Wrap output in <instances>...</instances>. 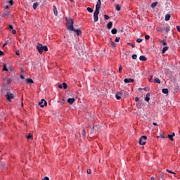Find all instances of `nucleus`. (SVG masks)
Here are the masks:
<instances>
[{
  "label": "nucleus",
  "instance_id": "nucleus-1",
  "mask_svg": "<svg viewBox=\"0 0 180 180\" xmlns=\"http://www.w3.org/2000/svg\"><path fill=\"white\" fill-rule=\"evenodd\" d=\"M66 25L68 30H74V21L71 18H66Z\"/></svg>",
  "mask_w": 180,
  "mask_h": 180
},
{
  "label": "nucleus",
  "instance_id": "nucleus-2",
  "mask_svg": "<svg viewBox=\"0 0 180 180\" xmlns=\"http://www.w3.org/2000/svg\"><path fill=\"white\" fill-rule=\"evenodd\" d=\"M6 98L8 102H11L12 99L15 98V95L11 93V91H8L7 94H6Z\"/></svg>",
  "mask_w": 180,
  "mask_h": 180
},
{
  "label": "nucleus",
  "instance_id": "nucleus-3",
  "mask_svg": "<svg viewBox=\"0 0 180 180\" xmlns=\"http://www.w3.org/2000/svg\"><path fill=\"white\" fill-rule=\"evenodd\" d=\"M146 140H147V136H142L139 139V144H140V146H144L146 144Z\"/></svg>",
  "mask_w": 180,
  "mask_h": 180
},
{
  "label": "nucleus",
  "instance_id": "nucleus-4",
  "mask_svg": "<svg viewBox=\"0 0 180 180\" xmlns=\"http://www.w3.org/2000/svg\"><path fill=\"white\" fill-rule=\"evenodd\" d=\"M98 15H99V10H95L94 13V22H98V20H99V17H98Z\"/></svg>",
  "mask_w": 180,
  "mask_h": 180
},
{
  "label": "nucleus",
  "instance_id": "nucleus-5",
  "mask_svg": "<svg viewBox=\"0 0 180 180\" xmlns=\"http://www.w3.org/2000/svg\"><path fill=\"white\" fill-rule=\"evenodd\" d=\"M37 50H38L39 54H43V45L40 43L37 44Z\"/></svg>",
  "mask_w": 180,
  "mask_h": 180
},
{
  "label": "nucleus",
  "instance_id": "nucleus-6",
  "mask_svg": "<svg viewBox=\"0 0 180 180\" xmlns=\"http://www.w3.org/2000/svg\"><path fill=\"white\" fill-rule=\"evenodd\" d=\"M39 106L41 108H44V106H47V101L44 99H42L39 103Z\"/></svg>",
  "mask_w": 180,
  "mask_h": 180
},
{
  "label": "nucleus",
  "instance_id": "nucleus-7",
  "mask_svg": "<svg viewBox=\"0 0 180 180\" xmlns=\"http://www.w3.org/2000/svg\"><path fill=\"white\" fill-rule=\"evenodd\" d=\"M70 30L71 32H75V33H76L77 34V36H79V34H82V32H81V30H79V29H75V28H74V27H73V30Z\"/></svg>",
  "mask_w": 180,
  "mask_h": 180
},
{
  "label": "nucleus",
  "instance_id": "nucleus-8",
  "mask_svg": "<svg viewBox=\"0 0 180 180\" xmlns=\"http://www.w3.org/2000/svg\"><path fill=\"white\" fill-rule=\"evenodd\" d=\"M101 5L102 3L101 2V0H98L96 5V11H100Z\"/></svg>",
  "mask_w": 180,
  "mask_h": 180
},
{
  "label": "nucleus",
  "instance_id": "nucleus-9",
  "mask_svg": "<svg viewBox=\"0 0 180 180\" xmlns=\"http://www.w3.org/2000/svg\"><path fill=\"white\" fill-rule=\"evenodd\" d=\"M124 82L125 83V84H129V83H133V82H134V79H131V78H129V79H124Z\"/></svg>",
  "mask_w": 180,
  "mask_h": 180
},
{
  "label": "nucleus",
  "instance_id": "nucleus-10",
  "mask_svg": "<svg viewBox=\"0 0 180 180\" xmlns=\"http://www.w3.org/2000/svg\"><path fill=\"white\" fill-rule=\"evenodd\" d=\"M122 94H123L122 92H118V93L116 94L115 98H116V99H117V101L122 99V97H121V96H122Z\"/></svg>",
  "mask_w": 180,
  "mask_h": 180
},
{
  "label": "nucleus",
  "instance_id": "nucleus-11",
  "mask_svg": "<svg viewBox=\"0 0 180 180\" xmlns=\"http://www.w3.org/2000/svg\"><path fill=\"white\" fill-rule=\"evenodd\" d=\"M68 102L70 103V105H72L75 102V98H69L68 99Z\"/></svg>",
  "mask_w": 180,
  "mask_h": 180
},
{
  "label": "nucleus",
  "instance_id": "nucleus-12",
  "mask_svg": "<svg viewBox=\"0 0 180 180\" xmlns=\"http://www.w3.org/2000/svg\"><path fill=\"white\" fill-rule=\"evenodd\" d=\"M25 81H26L27 84H33L34 83L33 79H32L30 78L25 79Z\"/></svg>",
  "mask_w": 180,
  "mask_h": 180
},
{
  "label": "nucleus",
  "instance_id": "nucleus-13",
  "mask_svg": "<svg viewBox=\"0 0 180 180\" xmlns=\"http://www.w3.org/2000/svg\"><path fill=\"white\" fill-rule=\"evenodd\" d=\"M53 13L55 16H57L58 15V12L57 11V7H56V6H53Z\"/></svg>",
  "mask_w": 180,
  "mask_h": 180
},
{
  "label": "nucleus",
  "instance_id": "nucleus-14",
  "mask_svg": "<svg viewBox=\"0 0 180 180\" xmlns=\"http://www.w3.org/2000/svg\"><path fill=\"white\" fill-rule=\"evenodd\" d=\"M154 84H161V81L160 80V79H158V77H155Z\"/></svg>",
  "mask_w": 180,
  "mask_h": 180
},
{
  "label": "nucleus",
  "instance_id": "nucleus-15",
  "mask_svg": "<svg viewBox=\"0 0 180 180\" xmlns=\"http://www.w3.org/2000/svg\"><path fill=\"white\" fill-rule=\"evenodd\" d=\"M139 60H140L141 61H147V58H146V56H141L139 57Z\"/></svg>",
  "mask_w": 180,
  "mask_h": 180
},
{
  "label": "nucleus",
  "instance_id": "nucleus-16",
  "mask_svg": "<svg viewBox=\"0 0 180 180\" xmlns=\"http://www.w3.org/2000/svg\"><path fill=\"white\" fill-rule=\"evenodd\" d=\"M168 49H169V47H168V46L163 47V49L162 50V54H165V51H168Z\"/></svg>",
  "mask_w": 180,
  "mask_h": 180
},
{
  "label": "nucleus",
  "instance_id": "nucleus-17",
  "mask_svg": "<svg viewBox=\"0 0 180 180\" xmlns=\"http://www.w3.org/2000/svg\"><path fill=\"white\" fill-rule=\"evenodd\" d=\"M170 19H171V15L167 14L165 15V20H166V22H168V20H169Z\"/></svg>",
  "mask_w": 180,
  "mask_h": 180
},
{
  "label": "nucleus",
  "instance_id": "nucleus-18",
  "mask_svg": "<svg viewBox=\"0 0 180 180\" xmlns=\"http://www.w3.org/2000/svg\"><path fill=\"white\" fill-rule=\"evenodd\" d=\"M145 101H146V102H150V93H148V94H146V98H145Z\"/></svg>",
  "mask_w": 180,
  "mask_h": 180
},
{
  "label": "nucleus",
  "instance_id": "nucleus-19",
  "mask_svg": "<svg viewBox=\"0 0 180 180\" xmlns=\"http://www.w3.org/2000/svg\"><path fill=\"white\" fill-rule=\"evenodd\" d=\"M37 6H39V3L38 2H35L32 5L33 9H34V10L37 9Z\"/></svg>",
  "mask_w": 180,
  "mask_h": 180
},
{
  "label": "nucleus",
  "instance_id": "nucleus-20",
  "mask_svg": "<svg viewBox=\"0 0 180 180\" xmlns=\"http://www.w3.org/2000/svg\"><path fill=\"white\" fill-rule=\"evenodd\" d=\"M0 168L1 169H4V168H5V162H0Z\"/></svg>",
  "mask_w": 180,
  "mask_h": 180
},
{
  "label": "nucleus",
  "instance_id": "nucleus-21",
  "mask_svg": "<svg viewBox=\"0 0 180 180\" xmlns=\"http://www.w3.org/2000/svg\"><path fill=\"white\" fill-rule=\"evenodd\" d=\"M112 26H113V22H109L108 24H107V27L108 29H110L112 27Z\"/></svg>",
  "mask_w": 180,
  "mask_h": 180
},
{
  "label": "nucleus",
  "instance_id": "nucleus-22",
  "mask_svg": "<svg viewBox=\"0 0 180 180\" xmlns=\"http://www.w3.org/2000/svg\"><path fill=\"white\" fill-rule=\"evenodd\" d=\"M111 33H112V34H116V33H117V30L116 28H113L111 30Z\"/></svg>",
  "mask_w": 180,
  "mask_h": 180
},
{
  "label": "nucleus",
  "instance_id": "nucleus-23",
  "mask_svg": "<svg viewBox=\"0 0 180 180\" xmlns=\"http://www.w3.org/2000/svg\"><path fill=\"white\" fill-rule=\"evenodd\" d=\"M158 5V2H154L151 4V8H155Z\"/></svg>",
  "mask_w": 180,
  "mask_h": 180
},
{
  "label": "nucleus",
  "instance_id": "nucleus-24",
  "mask_svg": "<svg viewBox=\"0 0 180 180\" xmlns=\"http://www.w3.org/2000/svg\"><path fill=\"white\" fill-rule=\"evenodd\" d=\"M115 9L116 11H119L122 9V7L120 6V5L117 4L116 6H115Z\"/></svg>",
  "mask_w": 180,
  "mask_h": 180
},
{
  "label": "nucleus",
  "instance_id": "nucleus-25",
  "mask_svg": "<svg viewBox=\"0 0 180 180\" xmlns=\"http://www.w3.org/2000/svg\"><path fill=\"white\" fill-rule=\"evenodd\" d=\"M62 85L63 89H67V88H68V85L67 84V83H63Z\"/></svg>",
  "mask_w": 180,
  "mask_h": 180
},
{
  "label": "nucleus",
  "instance_id": "nucleus-26",
  "mask_svg": "<svg viewBox=\"0 0 180 180\" xmlns=\"http://www.w3.org/2000/svg\"><path fill=\"white\" fill-rule=\"evenodd\" d=\"M44 50V51H49V48L47 47V46H42V51Z\"/></svg>",
  "mask_w": 180,
  "mask_h": 180
},
{
  "label": "nucleus",
  "instance_id": "nucleus-27",
  "mask_svg": "<svg viewBox=\"0 0 180 180\" xmlns=\"http://www.w3.org/2000/svg\"><path fill=\"white\" fill-rule=\"evenodd\" d=\"M86 11H88L90 13H92V12H94V9H92L91 7H88L86 8Z\"/></svg>",
  "mask_w": 180,
  "mask_h": 180
},
{
  "label": "nucleus",
  "instance_id": "nucleus-28",
  "mask_svg": "<svg viewBox=\"0 0 180 180\" xmlns=\"http://www.w3.org/2000/svg\"><path fill=\"white\" fill-rule=\"evenodd\" d=\"M164 173H160V174H159V178L160 179H164Z\"/></svg>",
  "mask_w": 180,
  "mask_h": 180
},
{
  "label": "nucleus",
  "instance_id": "nucleus-29",
  "mask_svg": "<svg viewBox=\"0 0 180 180\" xmlns=\"http://www.w3.org/2000/svg\"><path fill=\"white\" fill-rule=\"evenodd\" d=\"M168 139H169L171 141H174V136H172L171 134L168 135Z\"/></svg>",
  "mask_w": 180,
  "mask_h": 180
},
{
  "label": "nucleus",
  "instance_id": "nucleus-30",
  "mask_svg": "<svg viewBox=\"0 0 180 180\" xmlns=\"http://www.w3.org/2000/svg\"><path fill=\"white\" fill-rule=\"evenodd\" d=\"M162 92L163 94H168V89H162Z\"/></svg>",
  "mask_w": 180,
  "mask_h": 180
},
{
  "label": "nucleus",
  "instance_id": "nucleus-31",
  "mask_svg": "<svg viewBox=\"0 0 180 180\" xmlns=\"http://www.w3.org/2000/svg\"><path fill=\"white\" fill-rule=\"evenodd\" d=\"M9 15V11H5L4 13H3V16L5 17V16H8Z\"/></svg>",
  "mask_w": 180,
  "mask_h": 180
},
{
  "label": "nucleus",
  "instance_id": "nucleus-32",
  "mask_svg": "<svg viewBox=\"0 0 180 180\" xmlns=\"http://www.w3.org/2000/svg\"><path fill=\"white\" fill-rule=\"evenodd\" d=\"M161 43H162V46H167V41H165V39L162 40Z\"/></svg>",
  "mask_w": 180,
  "mask_h": 180
},
{
  "label": "nucleus",
  "instance_id": "nucleus-33",
  "mask_svg": "<svg viewBox=\"0 0 180 180\" xmlns=\"http://www.w3.org/2000/svg\"><path fill=\"white\" fill-rule=\"evenodd\" d=\"M120 41V37H117L115 38V41L116 43H119Z\"/></svg>",
  "mask_w": 180,
  "mask_h": 180
},
{
  "label": "nucleus",
  "instance_id": "nucleus-34",
  "mask_svg": "<svg viewBox=\"0 0 180 180\" xmlns=\"http://www.w3.org/2000/svg\"><path fill=\"white\" fill-rule=\"evenodd\" d=\"M3 71H8V68H6V64H4Z\"/></svg>",
  "mask_w": 180,
  "mask_h": 180
},
{
  "label": "nucleus",
  "instance_id": "nucleus-35",
  "mask_svg": "<svg viewBox=\"0 0 180 180\" xmlns=\"http://www.w3.org/2000/svg\"><path fill=\"white\" fill-rule=\"evenodd\" d=\"M82 134L83 137H85V136L86 135V133L85 132V129H83L82 131Z\"/></svg>",
  "mask_w": 180,
  "mask_h": 180
},
{
  "label": "nucleus",
  "instance_id": "nucleus-36",
  "mask_svg": "<svg viewBox=\"0 0 180 180\" xmlns=\"http://www.w3.org/2000/svg\"><path fill=\"white\" fill-rule=\"evenodd\" d=\"M127 46H131V47H132V49H134V47H136V46H134V44H131V43H127Z\"/></svg>",
  "mask_w": 180,
  "mask_h": 180
},
{
  "label": "nucleus",
  "instance_id": "nucleus-37",
  "mask_svg": "<svg viewBox=\"0 0 180 180\" xmlns=\"http://www.w3.org/2000/svg\"><path fill=\"white\" fill-rule=\"evenodd\" d=\"M131 58L133 60H137V56L136 54L132 55Z\"/></svg>",
  "mask_w": 180,
  "mask_h": 180
},
{
  "label": "nucleus",
  "instance_id": "nucleus-38",
  "mask_svg": "<svg viewBox=\"0 0 180 180\" xmlns=\"http://www.w3.org/2000/svg\"><path fill=\"white\" fill-rule=\"evenodd\" d=\"M166 171H167V172H169V174H174L175 175V172H174L168 169H167Z\"/></svg>",
  "mask_w": 180,
  "mask_h": 180
},
{
  "label": "nucleus",
  "instance_id": "nucleus-39",
  "mask_svg": "<svg viewBox=\"0 0 180 180\" xmlns=\"http://www.w3.org/2000/svg\"><path fill=\"white\" fill-rule=\"evenodd\" d=\"M141 41H143V39L139 38L136 39V43H141Z\"/></svg>",
  "mask_w": 180,
  "mask_h": 180
},
{
  "label": "nucleus",
  "instance_id": "nucleus-40",
  "mask_svg": "<svg viewBox=\"0 0 180 180\" xmlns=\"http://www.w3.org/2000/svg\"><path fill=\"white\" fill-rule=\"evenodd\" d=\"M27 139L29 140L30 139H33V136H32V134H29L27 136Z\"/></svg>",
  "mask_w": 180,
  "mask_h": 180
},
{
  "label": "nucleus",
  "instance_id": "nucleus-41",
  "mask_svg": "<svg viewBox=\"0 0 180 180\" xmlns=\"http://www.w3.org/2000/svg\"><path fill=\"white\" fill-rule=\"evenodd\" d=\"M110 44H111V46H112V47H116V44H115V42L111 41V42H110Z\"/></svg>",
  "mask_w": 180,
  "mask_h": 180
},
{
  "label": "nucleus",
  "instance_id": "nucleus-42",
  "mask_svg": "<svg viewBox=\"0 0 180 180\" xmlns=\"http://www.w3.org/2000/svg\"><path fill=\"white\" fill-rule=\"evenodd\" d=\"M145 39L146 40H150V35H146Z\"/></svg>",
  "mask_w": 180,
  "mask_h": 180
},
{
  "label": "nucleus",
  "instance_id": "nucleus-43",
  "mask_svg": "<svg viewBox=\"0 0 180 180\" xmlns=\"http://www.w3.org/2000/svg\"><path fill=\"white\" fill-rule=\"evenodd\" d=\"M104 18L105 19V20H108V19H109V15H104Z\"/></svg>",
  "mask_w": 180,
  "mask_h": 180
},
{
  "label": "nucleus",
  "instance_id": "nucleus-44",
  "mask_svg": "<svg viewBox=\"0 0 180 180\" xmlns=\"http://www.w3.org/2000/svg\"><path fill=\"white\" fill-rule=\"evenodd\" d=\"M165 30H166V32H169V30H170L169 26L166 27Z\"/></svg>",
  "mask_w": 180,
  "mask_h": 180
},
{
  "label": "nucleus",
  "instance_id": "nucleus-45",
  "mask_svg": "<svg viewBox=\"0 0 180 180\" xmlns=\"http://www.w3.org/2000/svg\"><path fill=\"white\" fill-rule=\"evenodd\" d=\"M86 173L87 174H91L92 171L90 169H88L87 171H86Z\"/></svg>",
  "mask_w": 180,
  "mask_h": 180
},
{
  "label": "nucleus",
  "instance_id": "nucleus-46",
  "mask_svg": "<svg viewBox=\"0 0 180 180\" xmlns=\"http://www.w3.org/2000/svg\"><path fill=\"white\" fill-rule=\"evenodd\" d=\"M122 70H123V68L122 66L119 67V72L121 73L122 72Z\"/></svg>",
  "mask_w": 180,
  "mask_h": 180
},
{
  "label": "nucleus",
  "instance_id": "nucleus-47",
  "mask_svg": "<svg viewBox=\"0 0 180 180\" xmlns=\"http://www.w3.org/2000/svg\"><path fill=\"white\" fill-rule=\"evenodd\" d=\"M9 4L12 6V5H13V0H10Z\"/></svg>",
  "mask_w": 180,
  "mask_h": 180
},
{
  "label": "nucleus",
  "instance_id": "nucleus-48",
  "mask_svg": "<svg viewBox=\"0 0 180 180\" xmlns=\"http://www.w3.org/2000/svg\"><path fill=\"white\" fill-rule=\"evenodd\" d=\"M140 101V98L139 97L135 98V102H139Z\"/></svg>",
  "mask_w": 180,
  "mask_h": 180
},
{
  "label": "nucleus",
  "instance_id": "nucleus-49",
  "mask_svg": "<svg viewBox=\"0 0 180 180\" xmlns=\"http://www.w3.org/2000/svg\"><path fill=\"white\" fill-rule=\"evenodd\" d=\"M176 27L178 32H179V33H180V26L177 25Z\"/></svg>",
  "mask_w": 180,
  "mask_h": 180
},
{
  "label": "nucleus",
  "instance_id": "nucleus-50",
  "mask_svg": "<svg viewBox=\"0 0 180 180\" xmlns=\"http://www.w3.org/2000/svg\"><path fill=\"white\" fill-rule=\"evenodd\" d=\"M13 34H16V30H12Z\"/></svg>",
  "mask_w": 180,
  "mask_h": 180
},
{
  "label": "nucleus",
  "instance_id": "nucleus-51",
  "mask_svg": "<svg viewBox=\"0 0 180 180\" xmlns=\"http://www.w3.org/2000/svg\"><path fill=\"white\" fill-rule=\"evenodd\" d=\"M8 29H11L13 30V26L12 25H10L8 26Z\"/></svg>",
  "mask_w": 180,
  "mask_h": 180
},
{
  "label": "nucleus",
  "instance_id": "nucleus-52",
  "mask_svg": "<svg viewBox=\"0 0 180 180\" xmlns=\"http://www.w3.org/2000/svg\"><path fill=\"white\" fill-rule=\"evenodd\" d=\"M20 78H21V79H25V76H23V75H20Z\"/></svg>",
  "mask_w": 180,
  "mask_h": 180
},
{
  "label": "nucleus",
  "instance_id": "nucleus-53",
  "mask_svg": "<svg viewBox=\"0 0 180 180\" xmlns=\"http://www.w3.org/2000/svg\"><path fill=\"white\" fill-rule=\"evenodd\" d=\"M1 56H4V51H2L0 50V57H1Z\"/></svg>",
  "mask_w": 180,
  "mask_h": 180
},
{
  "label": "nucleus",
  "instance_id": "nucleus-54",
  "mask_svg": "<svg viewBox=\"0 0 180 180\" xmlns=\"http://www.w3.org/2000/svg\"><path fill=\"white\" fill-rule=\"evenodd\" d=\"M58 88H60V89H63V84H59Z\"/></svg>",
  "mask_w": 180,
  "mask_h": 180
},
{
  "label": "nucleus",
  "instance_id": "nucleus-55",
  "mask_svg": "<svg viewBox=\"0 0 180 180\" xmlns=\"http://www.w3.org/2000/svg\"><path fill=\"white\" fill-rule=\"evenodd\" d=\"M15 54H16V56H20V53H19V51H17L15 52Z\"/></svg>",
  "mask_w": 180,
  "mask_h": 180
},
{
  "label": "nucleus",
  "instance_id": "nucleus-56",
  "mask_svg": "<svg viewBox=\"0 0 180 180\" xmlns=\"http://www.w3.org/2000/svg\"><path fill=\"white\" fill-rule=\"evenodd\" d=\"M4 116V112H0V119Z\"/></svg>",
  "mask_w": 180,
  "mask_h": 180
},
{
  "label": "nucleus",
  "instance_id": "nucleus-57",
  "mask_svg": "<svg viewBox=\"0 0 180 180\" xmlns=\"http://www.w3.org/2000/svg\"><path fill=\"white\" fill-rule=\"evenodd\" d=\"M151 79H153V76H151L150 78H149L150 82H152Z\"/></svg>",
  "mask_w": 180,
  "mask_h": 180
},
{
  "label": "nucleus",
  "instance_id": "nucleus-58",
  "mask_svg": "<svg viewBox=\"0 0 180 180\" xmlns=\"http://www.w3.org/2000/svg\"><path fill=\"white\" fill-rule=\"evenodd\" d=\"M153 126H158V124H156V122H153Z\"/></svg>",
  "mask_w": 180,
  "mask_h": 180
},
{
  "label": "nucleus",
  "instance_id": "nucleus-59",
  "mask_svg": "<svg viewBox=\"0 0 180 180\" xmlns=\"http://www.w3.org/2000/svg\"><path fill=\"white\" fill-rule=\"evenodd\" d=\"M171 136H172V137H174V136H175V132H173Z\"/></svg>",
  "mask_w": 180,
  "mask_h": 180
},
{
  "label": "nucleus",
  "instance_id": "nucleus-60",
  "mask_svg": "<svg viewBox=\"0 0 180 180\" xmlns=\"http://www.w3.org/2000/svg\"><path fill=\"white\" fill-rule=\"evenodd\" d=\"M150 180H155V178L151 177V178H150Z\"/></svg>",
  "mask_w": 180,
  "mask_h": 180
},
{
  "label": "nucleus",
  "instance_id": "nucleus-61",
  "mask_svg": "<svg viewBox=\"0 0 180 180\" xmlns=\"http://www.w3.org/2000/svg\"><path fill=\"white\" fill-rule=\"evenodd\" d=\"M161 139H165V136H161Z\"/></svg>",
  "mask_w": 180,
  "mask_h": 180
},
{
  "label": "nucleus",
  "instance_id": "nucleus-62",
  "mask_svg": "<svg viewBox=\"0 0 180 180\" xmlns=\"http://www.w3.org/2000/svg\"><path fill=\"white\" fill-rule=\"evenodd\" d=\"M6 44H8L7 42L3 45V47H5L6 46Z\"/></svg>",
  "mask_w": 180,
  "mask_h": 180
},
{
  "label": "nucleus",
  "instance_id": "nucleus-63",
  "mask_svg": "<svg viewBox=\"0 0 180 180\" xmlns=\"http://www.w3.org/2000/svg\"><path fill=\"white\" fill-rule=\"evenodd\" d=\"M8 6H6L4 7V9H8Z\"/></svg>",
  "mask_w": 180,
  "mask_h": 180
},
{
  "label": "nucleus",
  "instance_id": "nucleus-64",
  "mask_svg": "<svg viewBox=\"0 0 180 180\" xmlns=\"http://www.w3.org/2000/svg\"><path fill=\"white\" fill-rule=\"evenodd\" d=\"M157 30H158V32H160V30L158 29Z\"/></svg>",
  "mask_w": 180,
  "mask_h": 180
}]
</instances>
